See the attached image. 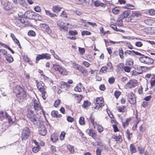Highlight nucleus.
Returning a JSON list of instances; mask_svg holds the SVG:
<instances>
[{
	"instance_id": "obj_6",
	"label": "nucleus",
	"mask_w": 155,
	"mask_h": 155,
	"mask_svg": "<svg viewBox=\"0 0 155 155\" xmlns=\"http://www.w3.org/2000/svg\"><path fill=\"white\" fill-rule=\"evenodd\" d=\"M30 134V130L29 128H24L21 134V138L22 140H25L28 138Z\"/></svg>"
},
{
	"instance_id": "obj_48",
	"label": "nucleus",
	"mask_w": 155,
	"mask_h": 155,
	"mask_svg": "<svg viewBox=\"0 0 155 155\" xmlns=\"http://www.w3.org/2000/svg\"><path fill=\"white\" fill-rule=\"evenodd\" d=\"M40 27L46 29H47L48 27H49L48 25L45 23H41L39 25Z\"/></svg>"
},
{
	"instance_id": "obj_24",
	"label": "nucleus",
	"mask_w": 155,
	"mask_h": 155,
	"mask_svg": "<svg viewBox=\"0 0 155 155\" xmlns=\"http://www.w3.org/2000/svg\"><path fill=\"white\" fill-rule=\"evenodd\" d=\"M82 84L81 83H79L74 88V90L75 91L80 92L81 91Z\"/></svg>"
},
{
	"instance_id": "obj_23",
	"label": "nucleus",
	"mask_w": 155,
	"mask_h": 155,
	"mask_svg": "<svg viewBox=\"0 0 155 155\" xmlns=\"http://www.w3.org/2000/svg\"><path fill=\"white\" fill-rule=\"evenodd\" d=\"M70 85L67 83L62 82L61 84V88H65L67 90L70 87Z\"/></svg>"
},
{
	"instance_id": "obj_58",
	"label": "nucleus",
	"mask_w": 155,
	"mask_h": 155,
	"mask_svg": "<svg viewBox=\"0 0 155 155\" xmlns=\"http://www.w3.org/2000/svg\"><path fill=\"white\" fill-rule=\"evenodd\" d=\"M115 81V78L113 77H110L108 79V82L110 84H113Z\"/></svg>"
},
{
	"instance_id": "obj_1",
	"label": "nucleus",
	"mask_w": 155,
	"mask_h": 155,
	"mask_svg": "<svg viewBox=\"0 0 155 155\" xmlns=\"http://www.w3.org/2000/svg\"><path fill=\"white\" fill-rule=\"evenodd\" d=\"M13 92L16 94L17 97L20 101L25 99L26 97V93L20 86L18 85L15 86Z\"/></svg>"
},
{
	"instance_id": "obj_7",
	"label": "nucleus",
	"mask_w": 155,
	"mask_h": 155,
	"mask_svg": "<svg viewBox=\"0 0 155 155\" xmlns=\"http://www.w3.org/2000/svg\"><path fill=\"white\" fill-rule=\"evenodd\" d=\"M51 58L50 55L48 53H43L41 54H38L36 57V63L41 59H45L47 60H49Z\"/></svg>"
},
{
	"instance_id": "obj_47",
	"label": "nucleus",
	"mask_w": 155,
	"mask_h": 155,
	"mask_svg": "<svg viewBox=\"0 0 155 155\" xmlns=\"http://www.w3.org/2000/svg\"><path fill=\"white\" fill-rule=\"evenodd\" d=\"M42 93V97L44 99H46V97L48 96V94L46 91L44 90L43 91H41Z\"/></svg>"
},
{
	"instance_id": "obj_54",
	"label": "nucleus",
	"mask_w": 155,
	"mask_h": 155,
	"mask_svg": "<svg viewBox=\"0 0 155 155\" xmlns=\"http://www.w3.org/2000/svg\"><path fill=\"white\" fill-rule=\"evenodd\" d=\"M90 120L91 121V123L92 124L94 128H96V124L94 122V118L93 117H91L90 118Z\"/></svg>"
},
{
	"instance_id": "obj_40",
	"label": "nucleus",
	"mask_w": 155,
	"mask_h": 155,
	"mask_svg": "<svg viewBox=\"0 0 155 155\" xmlns=\"http://www.w3.org/2000/svg\"><path fill=\"white\" fill-rule=\"evenodd\" d=\"M100 71L103 73H105L107 71L109 72V71L108 70L107 67L103 66L101 69Z\"/></svg>"
},
{
	"instance_id": "obj_52",
	"label": "nucleus",
	"mask_w": 155,
	"mask_h": 155,
	"mask_svg": "<svg viewBox=\"0 0 155 155\" xmlns=\"http://www.w3.org/2000/svg\"><path fill=\"white\" fill-rule=\"evenodd\" d=\"M91 34V33L90 32L87 31H83L81 32V35L82 36H84L85 35H90Z\"/></svg>"
},
{
	"instance_id": "obj_36",
	"label": "nucleus",
	"mask_w": 155,
	"mask_h": 155,
	"mask_svg": "<svg viewBox=\"0 0 155 155\" xmlns=\"http://www.w3.org/2000/svg\"><path fill=\"white\" fill-rule=\"evenodd\" d=\"M67 148L71 153H73L74 152V149L73 146L69 145L67 146Z\"/></svg>"
},
{
	"instance_id": "obj_13",
	"label": "nucleus",
	"mask_w": 155,
	"mask_h": 155,
	"mask_svg": "<svg viewBox=\"0 0 155 155\" xmlns=\"http://www.w3.org/2000/svg\"><path fill=\"white\" fill-rule=\"evenodd\" d=\"M39 134L41 135L44 136L47 133L46 127L43 124H41L38 128Z\"/></svg>"
},
{
	"instance_id": "obj_12",
	"label": "nucleus",
	"mask_w": 155,
	"mask_h": 155,
	"mask_svg": "<svg viewBox=\"0 0 155 155\" xmlns=\"http://www.w3.org/2000/svg\"><path fill=\"white\" fill-rule=\"evenodd\" d=\"M128 101L131 104H135L136 102V99L134 95L132 92L128 94Z\"/></svg>"
},
{
	"instance_id": "obj_37",
	"label": "nucleus",
	"mask_w": 155,
	"mask_h": 155,
	"mask_svg": "<svg viewBox=\"0 0 155 155\" xmlns=\"http://www.w3.org/2000/svg\"><path fill=\"white\" fill-rule=\"evenodd\" d=\"M130 120V119L127 118L126 120L123 123V125L124 127H125L128 126Z\"/></svg>"
},
{
	"instance_id": "obj_34",
	"label": "nucleus",
	"mask_w": 155,
	"mask_h": 155,
	"mask_svg": "<svg viewBox=\"0 0 155 155\" xmlns=\"http://www.w3.org/2000/svg\"><path fill=\"white\" fill-rule=\"evenodd\" d=\"M95 124L96 128H97V130L99 133H101L103 131V128L102 126L97 124L96 122Z\"/></svg>"
},
{
	"instance_id": "obj_21",
	"label": "nucleus",
	"mask_w": 155,
	"mask_h": 155,
	"mask_svg": "<svg viewBox=\"0 0 155 155\" xmlns=\"http://www.w3.org/2000/svg\"><path fill=\"white\" fill-rule=\"evenodd\" d=\"M5 58L6 60L9 62L11 63L13 61V58L11 55L9 54H7L5 55Z\"/></svg>"
},
{
	"instance_id": "obj_29",
	"label": "nucleus",
	"mask_w": 155,
	"mask_h": 155,
	"mask_svg": "<svg viewBox=\"0 0 155 155\" xmlns=\"http://www.w3.org/2000/svg\"><path fill=\"white\" fill-rule=\"evenodd\" d=\"M7 112H4L2 111H0V119L2 120L6 117L5 114H8Z\"/></svg>"
},
{
	"instance_id": "obj_27",
	"label": "nucleus",
	"mask_w": 155,
	"mask_h": 155,
	"mask_svg": "<svg viewBox=\"0 0 155 155\" xmlns=\"http://www.w3.org/2000/svg\"><path fill=\"white\" fill-rule=\"evenodd\" d=\"M51 139L52 142H55L58 139V136L54 134H53L51 136Z\"/></svg>"
},
{
	"instance_id": "obj_15",
	"label": "nucleus",
	"mask_w": 155,
	"mask_h": 155,
	"mask_svg": "<svg viewBox=\"0 0 155 155\" xmlns=\"http://www.w3.org/2000/svg\"><path fill=\"white\" fill-rule=\"evenodd\" d=\"M6 115V118L7 119L8 122L9 124H12L14 123L15 120V118L12 117L8 113V114H5Z\"/></svg>"
},
{
	"instance_id": "obj_30",
	"label": "nucleus",
	"mask_w": 155,
	"mask_h": 155,
	"mask_svg": "<svg viewBox=\"0 0 155 155\" xmlns=\"http://www.w3.org/2000/svg\"><path fill=\"white\" fill-rule=\"evenodd\" d=\"M126 107L124 106H119L118 107V111L119 112H124L126 110Z\"/></svg>"
},
{
	"instance_id": "obj_32",
	"label": "nucleus",
	"mask_w": 155,
	"mask_h": 155,
	"mask_svg": "<svg viewBox=\"0 0 155 155\" xmlns=\"http://www.w3.org/2000/svg\"><path fill=\"white\" fill-rule=\"evenodd\" d=\"M153 20L151 19H147L144 20V23L147 25H151L152 23Z\"/></svg>"
},
{
	"instance_id": "obj_38",
	"label": "nucleus",
	"mask_w": 155,
	"mask_h": 155,
	"mask_svg": "<svg viewBox=\"0 0 155 155\" xmlns=\"http://www.w3.org/2000/svg\"><path fill=\"white\" fill-rule=\"evenodd\" d=\"M94 5L97 7L101 6L104 7L105 5L103 3H101L98 1H96L94 2Z\"/></svg>"
},
{
	"instance_id": "obj_63",
	"label": "nucleus",
	"mask_w": 155,
	"mask_h": 155,
	"mask_svg": "<svg viewBox=\"0 0 155 155\" xmlns=\"http://www.w3.org/2000/svg\"><path fill=\"white\" fill-rule=\"evenodd\" d=\"M67 121L70 122H72L74 121V119L70 116H68L67 117Z\"/></svg>"
},
{
	"instance_id": "obj_45",
	"label": "nucleus",
	"mask_w": 155,
	"mask_h": 155,
	"mask_svg": "<svg viewBox=\"0 0 155 155\" xmlns=\"http://www.w3.org/2000/svg\"><path fill=\"white\" fill-rule=\"evenodd\" d=\"M124 66V64L123 63H120L117 66V70H118V71H122L123 70V67Z\"/></svg>"
},
{
	"instance_id": "obj_59",
	"label": "nucleus",
	"mask_w": 155,
	"mask_h": 155,
	"mask_svg": "<svg viewBox=\"0 0 155 155\" xmlns=\"http://www.w3.org/2000/svg\"><path fill=\"white\" fill-rule=\"evenodd\" d=\"M65 136V133L64 132H62L61 133L60 136V138L61 140H63L64 139Z\"/></svg>"
},
{
	"instance_id": "obj_60",
	"label": "nucleus",
	"mask_w": 155,
	"mask_h": 155,
	"mask_svg": "<svg viewBox=\"0 0 155 155\" xmlns=\"http://www.w3.org/2000/svg\"><path fill=\"white\" fill-rule=\"evenodd\" d=\"M79 51L80 53L81 54H84L85 52V49L84 48H81V47H79L78 48Z\"/></svg>"
},
{
	"instance_id": "obj_39",
	"label": "nucleus",
	"mask_w": 155,
	"mask_h": 155,
	"mask_svg": "<svg viewBox=\"0 0 155 155\" xmlns=\"http://www.w3.org/2000/svg\"><path fill=\"white\" fill-rule=\"evenodd\" d=\"M53 68L55 71L59 72L61 67L58 65L54 64L53 66Z\"/></svg>"
},
{
	"instance_id": "obj_41",
	"label": "nucleus",
	"mask_w": 155,
	"mask_h": 155,
	"mask_svg": "<svg viewBox=\"0 0 155 155\" xmlns=\"http://www.w3.org/2000/svg\"><path fill=\"white\" fill-rule=\"evenodd\" d=\"M124 7L126 8L130 9H134L135 8L134 6L128 4H127Z\"/></svg>"
},
{
	"instance_id": "obj_19",
	"label": "nucleus",
	"mask_w": 155,
	"mask_h": 155,
	"mask_svg": "<svg viewBox=\"0 0 155 155\" xmlns=\"http://www.w3.org/2000/svg\"><path fill=\"white\" fill-rule=\"evenodd\" d=\"M52 116L54 117L60 118L61 117V115L59 114L58 111L53 110L51 112Z\"/></svg>"
},
{
	"instance_id": "obj_53",
	"label": "nucleus",
	"mask_w": 155,
	"mask_h": 155,
	"mask_svg": "<svg viewBox=\"0 0 155 155\" xmlns=\"http://www.w3.org/2000/svg\"><path fill=\"white\" fill-rule=\"evenodd\" d=\"M128 64L131 66H133V61L132 59H129L127 60Z\"/></svg>"
},
{
	"instance_id": "obj_9",
	"label": "nucleus",
	"mask_w": 155,
	"mask_h": 155,
	"mask_svg": "<svg viewBox=\"0 0 155 155\" xmlns=\"http://www.w3.org/2000/svg\"><path fill=\"white\" fill-rule=\"evenodd\" d=\"M137 83V81L136 80H130L127 83L125 86L126 89L130 88L136 86Z\"/></svg>"
},
{
	"instance_id": "obj_31",
	"label": "nucleus",
	"mask_w": 155,
	"mask_h": 155,
	"mask_svg": "<svg viewBox=\"0 0 155 155\" xmlns=\"http://www.w3.org/2000/svg\"><path fill=\"white\" fill-rule=\"evenodd\" d=\"M130 150L131 153H135L136 151V150L135 147V146L132 144H131L130 145Z\"/></svg>"
},
{
	"instance_id": "obj_26",
	"label": "nucleus",
	"mask_w": 155,
	"mask_h": 155,
	"mask_svg": "<svg viewBox=\"0 0 155 155\" xmlns=\"http://www.w3.org/2000/svg\"><path fill=\"white\" fill-rule=\"evenodd\" d=\"M72 67L75 69L78 70L79 71L80 69H81L82 66L80 65L76 64L74 62H73L72 63Z\"/></svg>"
},
{
	"instance_id": "obj_4",
	"label": "nucleus",
	"mask_w": 155,
	"mask_h": 155,
	"mask_svg": "<svg viewBox=\"0 0 155 155\" xmlns=\"http://www.w3.org/2000/svg\"><path fill=\"white\" fill-rule=\"evenodd\" d=\"M21 13V12H20L18 13V15L20 17H26L30 19H35L37 15L36 13L30 11L25 12L24 14V15H21L20 14Z\"/></svg>"
},
{
	"instance_id": "obj_56",
	"label": "nucleus",
	"mask_w": 155,
	"mask_h": 155,
	"mask_svg": "<svg viewBox=\"0 0 155 155\" xmlns=\"http://www.w3.org/2000/svg\"><path fill=\"white\" fill-rule=\"evenodd\" d=\"M34 10L36 12H41V8L39 6H36L34 8Z\"/></svg>"
},
{
	"instance_id": "obj_49",
	"label": "nucleus",
	"mask_w": 155,
	"mask_h": 155,
	"mask_svg": "<svg viewBox=\"0 0 155 155\" xmlns=\"http://www.w3.org/2000/svg\"><path fill=\"white\" fill-rule=\"evenodd\" d=\"M138 150L139 151V153L140 154H142L144 153V148L143 147L139 146L138 148Z\"/></svg>"
},
{
	"instance_id": "obj_46",
	"label": "nucleus",
	"mask_w": 155,
	"mask_h": 155,
	"mask_svg": "<svg viewBox=\"0 0 155 155\" xmlns=\"http://www.w3.org/2000/svg\"><path fill=\"white\" fill-rule=\"evenodd\" d=\"M131 16L133 17H138L140 16V14L138 12H134L132 13Z\"/></svg>"
},
{
	"instance_id": "obj_57",
	"label": "nucleus",
	"mask_w": 155,
	"mask_h": 155,
	"mask_svg": "<svg viewBox=\"0 0 155 155\" xmlns=\"http://www.w3.org/2000/svg\"><path fill=\"white\" fill-rule=\"evenodd\" d=\"M119 55L120 58H124V56H123V51L122 49L121 48H120L119 49Z\"/></svg>"
},
{
	"instance_id": "obj_35",
	"label": "nucleus",
	"mask_w": 155,
	"mask_h": 155,
	"mask_svg": "<svg viewBox=\"0 0 155 155\" xmlns=\"http://www.w3.org/2000/svg\"><path fill=\"white\" fill-rule=\"evenodd\" d=\"M91 104V103L90 102L87 101H84L83 104L82 105V107L84 108H86L89 106Z\"/></svg>"
},
{
	"instance_id": "obj_62",
	"label": "nucleus",
	"mask_w": 155,
	"mask_h": 155,
	"mask_svg": "<svg viewBox=\"0 0 155 155\" xmlns=\"http://www.w3.org/2000/svg\"><path fill=\"white\" fill-rule=\"evenodd\" d=\"M107 68L108 70L110 71V70H111L112 68V66L111 63L110 62H109L107 64Z\"/></svg>"
},
{
	"instance_id": "obj_16",
	"label": "nucleus",
	"mask_w": 155,
	"mask_h": 155,
	"mask_svg": "<svg viewBox=\"0 0 155 155\" xmlns=\"http://www.w3.org/2000/svg\"><path fill=\"white\" fill-rule=\"evenodd\" d=\"M3 9L6 11H8L10 10L12 8L9 2L5 3L3 4Z\"/></svg>"
},
{
	"instance_id": "obj_55",
	"label": "nucleus",
	"mask_w": 155,
	"mask_h": 155,
	"mask_svg": "<svg viewBox=\"0 0 155 155\" xmlns=\"http://www.w3.org/2000/svg\"><path fill=\"white\" fill-rule=\"evenodd\" d=\"M28 35L29 36H35L36 34L35 32L33 31H30L28 33Z\"/></svg>"
},
{
	"instance_id": "obj_25",
	"label": "nucleus",
	"mask_w": 155,
	"mask_h": 155,
	"mask_svg": "<svg viewBox=\"0 0 155 155\" xmlns=\"http://www.w3.org/2000/svg\"><path fill=\"white\" fill-rule=\"evenodd\" d=\"M45 12L46 15H47L50 16L51 18L57 16L56 15L51 13V12L49 10H45Z\"/></svg>"
},
{
	"instance_id": "obj_8",
	"label": "nucleus",
	"mask_w": 155,
	"mask_h": 155,
	"mask_svg": "<svg viewBox=\"0 0 155 155\" xmlns=\"http://www.w3.org/2000/svg\"><path fill=\"white\" fill-rule=\"evenodd\" d=\"M103 99L101 97H97L96 100V106L94 108L98 109L100 107H101L104 105V104Z\"/></svg>"
},
{
	"instance_id": "obj_61",
	"label": "nucleus",
	"mask_w": 155,
	"mask_h": 155,
	"mask_svg": "<svg viewBox=\"0 0 155 155\" xmlns=\"http://www.w3.org/2000/svg\"><path fill=\"white\" fill-rule=\"evenodd\" d=\"M149 13L151 15H155V10L153 9H150L148 11Z\"/></svg>"
},
{
	"instance_id": "obj_43",
	"label": "nucleus",
	"mask_w": 155,
	"mask_h": 155,
	"mask_svg": "<svg viewBox=\"0 0 155 155\" xmlns=\"http://www.w3.org/2000/svg\"><path fill=\"white\" fill-rule=\"evenodd\" d=\"M40 146H37L36 147H34L32 149V150L33 152L34 153H37L40 150Z\"/></svg>"
},
{
	"instance_id": "obj_2",
	"label": "nucleus",
	"mask_w": 155,
	"mask_h": 155,
	"mask_svg": "<svg viewBox=\"0 0 155 155\" xmlns=\"http://www.w3.org/2000/svg\"><path fill=\"white\" fill-rule=\"evenodd\" d=\"M27 117L35 125H38L40 123V120L39 117L34 114V112L32 110H28L27 113Z\"/></svg>"
},
{
	"instance_id": "obj_10",
	"label": "nucleus",
	"mask_w": 155,
	"mask_h": 155,
	"mask_svg": "<svg viewBox=\"0 0 155 155\" xmlns=\"http://www.w3.org/2000/svg\"><path fill=\"white\" fill-rule=\"evenodd\" d=\"M32 101V103L34 104V107L36 111H38L41 110L42 111L40 102L38 100H36L35 99H33Z\"/></svg>"
},
{
	"instance_id": "obj_5",
	"label": "nucleus",
	"mask_w": 155,
	"mask_h": 155,
	"mask_svg": "<svg viewBox=\"0 0 155 155\" xmlns=\"http://www.w3.org/2000/svg\"><path fill=\"white\" fill-rule=\"evenodd\" d=\"M139 60L141 62L149 65L152 64L154 63V61L153 58L144 55L140 57Z\"/></svg>"
},
{
	"instance_id": "obj_17",
	"label": "nucleus",
	"mask_w": 155,
	"mask_h": 155,
	"mask_svg": "<svg viewBox=\"0 0 155 155\" xmlns=\"http://www.w3.org/2000/svg\"><path fill=\"white\" fill-rule=\"evenodd\" d=\"M89 131L88 132V134L90 136L92 137L94 139H95V137L96 136V134L94 130H93L92 129H90L88 130H87L86 131Z\"/></svg>"
},
{
	"instance_id": "obj_50",
	"label": "nucleus",
	"mask_w": 155,
	"mask_h": 155,
	"mask_svg": "<svg viewBox=\"0 0 155 155\" xmlns=\"http://www.w3.org/2000/svg\"><path fill=\"white\" fill-rule=\"evenodd\" d=\"M69 33L70 35H74L78 34L77 31H76L70 30L69 31Z\"/></svg>"
},
{
	"instance_id": "obj_28",
	"label": "nucleus",
	"mask_w": 155,
	"mask_h": 155,
	"mask_svg": "<svg viewBox=\"0 0 155 155\" xmlns=\"http://www.w3.org/2000/svg\"><path fill=\"white\" fill-rule=\"evenodd\" d=\"M79 71L81 72L82 74L85 76H87L88 74L87 71L84 68L82 67Z\"/></svg>"
},
{
	"instance_id": "obj_33",
	"label": "nucleus",
	"mask_w": 155,
	"mask_h": 155,
	"mask_svg": "<svg viewBox=\"0 0 155 155\" xmlns=\"http://www.w3.org/2000/svg\"><path fill=\"white\" fill-rule=\"evenodd\" d=\"M25 22V21H23L21 19L20 20H17L15 21V24L17 26H19L20 27H21V24L23 23H24Z\"/></svg>"
},
{
	"instance_id": "obj_18",
	"label": "nucleus",
	"mask_w": 155,
	"mask_h": 155,
	"mask_svg": "<svg viewBox=\"0 0 155 155\" xmlns=\"http://www.w3.org/2000/svg\"><path fill=\"white\" fill-rule=\"evenodd\" d=\"M17 4H14L15 5H18V3L20 5H21L22 6L26 8L27 4L26 2L24 0H17Z\"/></svg>"
},
{
	"instance_id": "obj_64",
	"label": "nucleus",
	"mask_w": 155,
	"mask_h": 155,
	"mask_svg": "<svg viewBox=\"0 0 155 155\" xmlns=\"http://www.w3.org/2000/svg\"><path fill=\"white\" fill-rule=\"evenodd\" d=\"M61 102V101L58 99V100H56L54 103V105L55 107H57L58 106V105Z\"/></svg>"
},
{
	"instance_id": "obj_22",
	"label": "nucleus",
	"mask_w": 155,
	"mask_h": 155,
	"mask_svg": "<svg viewBox=\"0 0 155 155\" xmlns=\"http://www.w3.org/2000/svg\"><path fill=\"white\" fill-rule=\"evenodd\" d=\"M62 8L59 6L58 5H55L52 7V11L55 13H58L60 11Z\"/></svg>"
},
{
	"instance_id": "obj_44",
	"label": "nucleus",
	"mask_w": 155,
	"mask_h": 155,
	"mask_svg": "<svg viewBox=\"0 0 155 155\" xmlns=\"http://www.w3.org/2000/svg\"><path fill=\"white\" fill-rule=\"evenodd\" d=\"M59 72L61 74L63 75H66L67 74V72L66 70L62 68V67L59 71Z\"/></svg>"
},
{
	"instance_id": "obj_51",
	"label": "nucleus",
	"mask_w": 155,
	"mask_h": 155,
	"mask_svg": "<svg viewBox=\"0 0 155 155\" xmlns=\"http://www.w3.org/2000/svg\"><path fill=\"white\" fill-rule=\"evenodd\" d=\"M7 51L4 49H1L0 50V55H3L5 56L7 54Z\"/></svg>"
},
{
	"instance_id": "obj_42",
	"label": "nucleus",
	"mask_w": 155,
	"mask_h": 155,
	"mask_svg": "<svg viewBox=\"0 0 155 155\" xmlns=\"http://www.w3.org/2000/svg\"><path fill=\"white\" fill-rule=\"evenodd\" d=\"M79 122L81 125L85 124V122L84 118L83 117H81L79 119Z\"/></svg>"
},
{
	"instance_id": "obj_14",
	"label": "nucleus",
	"mask_w": 155,
	"mask_h": 155,
	"mask_svg": "<svg viewBox=\"0 0 155 155\" xmlns=\"http://www.w3.org/2000/svg\"><path fill=\"white\" fill-rule=\"evenodd\" d=\"M37 82V81H36L37 86L38 90L40 91H43L45 88L44 84L41 81L38 82Z\"/></svg>"
},
{
	"instance_id": "obj_20",
	"label": "nucleus",
	"mask_w": 155,
	"mask_h": 155,
	"mask_svg": "<svg viewBox=\"0 0 155 155\" xmlns=\"http://www.w3.org/2000/svg\"><path fill=\"white\" fill-rule=\"evenodd\" d=\"M106 110L109 116L111 119V123L113 124V123H115L116 122V120L115 119H114V117H113V115L109 111V110L108 111L107 109Z\"/></svg>"
},
{
	"instance_id": "obj_11",
	"label": "nucleus",
	"mask_w": 155,
	"mask_h": 155,
	"mask_svg": "<svg viewBox=\"0 0 155 155\" xmlns=\"http://www.w3.org/2000/svg\"><path fill=\"white\" fill-rule=\"evenodd\" d=\"M57 25L60 27L61 31H68V27L64 25V23L61 20H59L58 22Z\"/></svg>"
},
{
	"instance_id": "obj_3",
	"label": "nucleus",
	"mask_w": 155,
	"mask_h": 155,
	"mask_svg": "<svg viewBox=\"0 0 155 155\" xmlns=\"http://www.w3.org/2000/svg\"><path fill=\"white\" fill-rule=\"evenodd\" d=\"M130 14V11L129 10H127L124 12L123 13L118 17L117 20V25L119 26H121L123 25V19L124 18H127Z\"/></svg>"
}]
</instances>
